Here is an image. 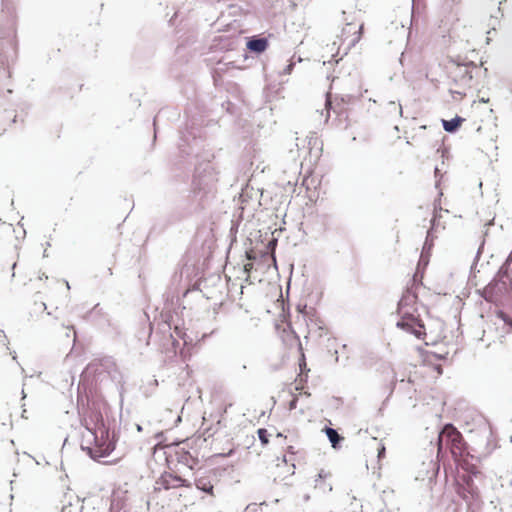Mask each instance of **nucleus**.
Masks as SVG:
<instances>
[{
    "mask_svg": "<svg viewBox=\"0 0 512 512\" xmlns=\"http://www.w3.org/2000/svg\"><path fill=\"white\" fill-rule=\"evenodd\" d=\"M417 296L410 290H407L398 302V314L401 316L396 326L413 334L418 339L425 335V327L423 322L416 318L407 307L416 302Z\"/></svg>",
    "mask_w": 512,
    "mask_h": 512,
    "instance_id": "nucleus-1",
    "label": "nucleus"
},
{
    "mask_svg": "<svg viewBox=\"0 0 512 512\" xmlns=\"http://www.w3.org/2000/svg\"><path fill=\"white\" fill-rule=\"evenodd\" d=\"M511 261L512 255L510 254L494 278L481 290L480 294L486 301L495 302L512 291V277L509 273Z\"/></svg>",
    "mask_w": 512,
    "mask_h": 512,
    "instance_id": "nucleus-2",
    "label": "nucleus"
},
{
    "mask_svg": "<svg viewBox=\"0 0 512 512\" xmlns=\"http://www.w3.org/2000/svg\"><path fill=\"white\" fill-rule=\"evenodd\" d=\"M439 450L443 447L449 448L454 456L461 455L464 451L465 443L461 433L452 425L446 424L438 435Z\"/></svg>",
    "mask_w": 512,
    "mask_h": 512,
    "instance_id": "nucleus-3",
    "label": "nucleus"
},
{
    "mask_svg": "<svg viewBox=\"0 0 512 512\" xmlns=\"http://www.w3.org/2000/svg\"><path fill=\"white\" fill-rule=\"evenodd\" d=\"M95 442L94 447L82 446V450L86 451L93 460L109 456L115 448V445L111 441H99L97 436H95Z\"/></svg>",
    "mask_w": 512,
    "mask_h": 512,
    "instance_id": "nucleus-4",
    "label": "nucleus"
},
{
    "mask_svg": "<svg viewBox=\"0 0 512 512\" xmlns=\"http://www.w3.org/2000/svg\"><path fill=\"white\" fill-rule=\"evenodd\" d=\"M156 484L158 485V489H175L179 487H191V483L177 475H172L170 473H165L161 475V477L156 481Z\"/></svg>",
    "mask_w": 512,
    "mask_h": 512,
    "instance_id": "nucleus-5",
    "label": "nucleus"
},
{
    "mask_svg": "<svg viewBox=\"0 0 512 512\" xmlns=\"http://www.w3.org/2000/svg\"><path fill=\"white\" fill-rule=\"evenodd\" d=\"M101 366L108 373L111 380L123 389L125 384L124 375L115 360L112 357H106L101 360Z\"/></svg>",
    "mask_w": 512,
    "mask_h": 512,
    "instance_id": "nucleus-6",
    "label": "nucleus"
},
{
    "mask_svg": "<svg viewBox=\"0 0 512 512\" xmlns=\"http://www.w3.org/2000/svg\"><path fill=\"white\" fill-rule=\"evenodd\" d=\"M17 45L14 39H1L0 41V64L5 65L16 55Z\"/></svg>",
    "mask_w": 512,
    "mask_h": 512,
    "instance_id": "nucleus-7",
    "label": "nucleus"
},
{
    "mask_svg": "<svg viewBox=\"0 0 512 512\" xmlns=\"http://www.w3.org/2000/svg\"><path fill=\"white\" fill-rule=\"evenodd\" d=\"M269 46V41L266 37L254 35L246 38V48L252 53L257 55L266 51Z\"/></svg>",
    "mask_w": 512,
    "mask_h": 512,
    "instance_id": "nucleus-8",
    "label": "nucleus"
},
{
    "mask_svg": "<svg viewBox=\"0 0 512 512\" xmlns=\"http://www.w3.org/2000/svg\"><path fill=\"white\" fill-rule=\"evenodd\" d=\"M465 121L464 118L456 115L454 118L450 120L442 119V125L446 132L455 133L461 126V124Z\"/></svg>",
    "mask_w": 512,
    "mask_h": 512,
    "instance_id": "nucleus-9",
    "label": "nucleus"
},
{
    "mask_svg": "<svg viewBox=\"0 0 512 512\" xmlns=\"http://www.w3.org/2000/svg\"><path fill=\"white\" fill-rule=\"evenodd\" d=\"M195 486L197 489L213 495V484L210 482V480L207 477H200L195 480Z\"/></svg>",
    "mask_w": 512,
    "mask_h": 512,
    "instance_id": "nucleus-10",
    "label": "nucleus"
},
{
    "mask_svg": "<svg viewBox=\"0 0 512 512\" xmlns=\"http://www.w3.org/2000/svg\"><path fill=\"white\" fill-rule=\"evenodd\" d=\"M325 433L333 448H337L344 439L334 428L325 427Z\"/></svg>",
    "mask_w": 512,
    "mask_h": 512,
    "instance_id": "nucleus-11",
    "label": "nucleus"
},
{
    "mask_svg": "<svg viewBox=\"0 0 512 512\" xmlns=\"http://www.w3.org/2000/svg\"><path fill=\"white\" fill-rule=\"evenodd\" d=\"M436 214L434 215V217L432 218L431 220V229L427 231V236H426V240L424 242V245H423V250H422V254L425 252V251H428L431 249L432 247V240H430V237L432 235V229L434 228L435 226V223H436Z\"/></svg>",
    "mask_w": 512,
    "mask_h": 512,
    "instance_id": "nucleus-12",
    "label": "nucleus"
},
{
    "mask_svg": "<svg viewBox=\"0 0 512 512\" xmlns=\"http://www.w3.org/2000/svg\"><path fill=\"white\" fill-rule=\"evenodd\" d=\"M329 476V473L328 472H325L324 470H321L318 475H317V478L315 479V487L316 488H321L323 491H331L332 490V486L331 485H324V486H321L319 484L320 480H323L325 478H327Z\"/></svg>",
    "mask_w": 512,
    "mask_h": 512,
    "instance_id": "nucleus-13",
    "label": "nucleus"
},
{
    "mask_svg": "<svg viewBox=\"0 0 512 512\" xmlns=\"http://www.w3.org/2000/svg\"><path fill=\"white\" fill-rule=\"evenodd\" d=\"M257 434H258V438H259V440L261 441L262 444H264V445L268 444V442H269V433H268L267 429L260 428V429H258Z\"/></svg>",
    "mask_w": 512,
    "mask_h": 512,
    "instance_id": "nucleus-14",
    "label": "nucleus"
},
{
    "mask_svg": "<svg viewBox=\"0 0 512 512\" xmlns=\"http://www.w3.org/2000/svg\"><path fill=\"white\" fill-rule=\"evenodd\" d=\"M497 317L512 329V318L503 311L497 312Z\"/></svg>",
    "mask_w": 512,
    "mask_h": 512,
    "instance_id": "nucleus-15",
    "label": "nucleus"
},
{
    "mask_svg": "<svg viewBox=\"0 0 512 512\" xmlns=\"http://www.w3.org/2000/svg\"><path fill=\"white\" fill-rule=\"evenodd\" d=\"M193 182L200 190H205L207 187V183L200 177V175H196Z\"/></svg>",
    "mask_w": 512,
    "mask_h": 512,
    "instance_id": "nucleus-16",
    "label": "nucleus"
},
{
    "mask_svg": "<svg viewBox=\"0 0 512 512\" xmlns=\"http://www.w3.org/2000/svg\"><path fill=\"white\" fill-rule=\"evenodd\" d=\"M481 250H482V246L479 247V249L477 250L474 262H473V264L471 266V274H475V272H476V264H477V262L479 260V257H480V254H481Z\"/></svg>",
    "mask_w": 512,
    "mask_h": 512,
    "instance_id": "nucleus-17",
    "label": "nucleus"
},
{
    "mask_svg": "<svg viewBox=\"0 0 512 512\" xmlns=\"http://www.w3.org/2000/svg\"><path fill=\"white\" fill-rule=\"evenodd\" d=\"M389 106L391 107V109H395V110L398 109L399 114L400 115L402 114V106H401V104H396V102L391 101V102H389Z\"/></svg>",
    "mask_w": 512,
    "mask_h": 512,
    "instance_id": "nucleus-18",
    "label": "nucleus"
},
{
    "mask_svg": "<svg viewBox=\"0 0 512 512\" xmlns=\"http://www.w3.org/2000/svg\"><path fill=\"white\" fill-rule=\"evenodd\" d=\"M294 63L293 62H290L284 69H283V74H290L294 68Z\"/></svg>",
    "mask_w": 512,
    "mask_h": 512,
    "instance_id": "nucleus-19",
    "label": "nucleus"
},
{
    "mask_svg": "<svg viewBox=\"0 0 512 512\" xmlns=\"http://www.w3.org/2000/svg\"><path fill=\"white\" fill-rule=\"evenodd\" d=\"M331 105H332V103H331L330 97H329V95L327 94V96H326V101H325V107H326V109L328 110V112H327V116H326V121H327V120H328V118H329V109L331 108Z\"/></svg>",
    "mask_w": 512,
    "mask_h": 512,
    "instance_id": "nucleus-20",
    "label": "nucleus"
},
{
    "mask_svg": "<svg viewBox=\"0 0 512 512\" xmlns=\"http://www.w3.org/2000/svg\"><path fill=\"white\" fill-rule=\"evenodd\" d=\"M298 403V397L295 396L290 402H289V410H294L297 407Z\"/></svg>",
    "mask_w": 512,
    "mask_h": 512,
    "instance_id": "nucleus-21",
    "label": "nucleus"
},
{
    "mask_svg": "<svg viewBox=\"0 0 512 512\" xmlns=\"http://www.w3.org/2000/svg\"><path fill=\"white\" fill-rule=\"evenodd\" d=\"M385 456V446L384 445H381L379 448H378V458H382Z\"/></svg>",
    "mask_w": 512,
    "mask_h": 512,
    "instance_id": "nucleus-22",
    "label": "nucleus"
},
{
    "mask_svg": "<svg viewBox=\"0 0 512 512\" xmlns=\"http://www.w3.org/2000/svg\"><path fill=\"white\" fill-rule=\"evenodd\" d=\"M136 428H137V431H139V432H140V431H142V427H141V425L137 424V425H136Z\"/></svg>",
    "mask_w": 512,
    "mask_h": 512,
    "instance_id": "nucleus-23",
    "label": "nucleus"
},
{
    "mask_svg": "<svg viewBox=\"0 0 512 512\" xmlns=\"http://www.w3.org/2000/svg\"><path fill=\"white\" fill-rule=\"evenodd\" d=\"M104 434L108 435V431H106V430L101 431V437H103Z\"/></svg>",
    "mask_w": 512,
    "mask_h": 512,
    "instance_id": "nucleus-24",
    "label": "nucleus"
},
{
    "mask_svg": "<svg viewBox=\"0 0 512 512\" xmlns=\"http://www.w3.org/2000/svg\"><path fill=\"white\" fill-rule=\"evenodd\" d=\"M466 74H467L468 78L471 80V79H472V75H471V73L466 72Z\"/></svg>",
    "mask_w": 512,
    "mask_h": 512,
    "instance_id": "nucleus-25",
    "label": "nucleus"
},
{
    "mask_svg": "<svg viewBox=\"0 0 512 512\" xmlns=\"http://www.w3.org/2000/svg\"><path fill=\"white\" fill-rule=\"evenodd\" d=\"M438 172H439L438 167H435V174L437 175V174H438Z\"/></svg>",
    "mask_w": 512,
    "mask_h": 512,
    "instance_id": "nucleus-26",
    "label": "nucleus"
},
{
    "mask_svg": "<svg viewBox=\"0 0 512 512\" xmlns=\"http://www.w3.org/2000/svg\"><path fill=\"white\" fill-rule=\"evenodd\" d=\"M0 336L5 338L6 336L3 334V331H0Z\"/></svg>",
    "mask_w": 512,
    "mask_h": 512,
    "instance_id": "nucleus-27",
    "label": "nucleus"
},
{
    "mask_svg": "<svg viewBox=\"0 0 512 512\" xmlns=\"http://www.w3.org/2000/svg\"><path fill=\"white\" fill-rule=\"evenodd\" d=\"M41 306L43 307V309H46V304L45 303H41Z\"/></svg>",
    "mask_w": 512,
    "mask_h": 512,
    "instance_id": "nucleus-28",
    "label": "nucleus"
},
{
    "mask_svg": "<svg viewBox=\"0 0 512 512\" xmlns=\"http://www.w3.org/2000/svg\"><path fill=\"white\" fill-rule=\"evenodd\" d=\"M22 397L25 398L26 397V394L24 392V390H22Z\"/></svg>",
    "mask_w": 512,
    "mask_h": 512,
    "instance_id": "nucleus-29",
    "label": "nucleus"
},
{
    "mask_svg": "<svg viewBox=\"0 0 512 512\" xmlns=\"http://www.w3.org/2000/svg\"><path fill=\"white\" fill-rule=\"evenodd\" d=\"M43 257H47L46 250H44Z\"/></svg>",
    "mask_w": 512,
    "mask_h": 512,
    "instance_id": "nucleus-30",
    "label": "nucleus"
},
{
    "mask_svg": "<svg viewBox=\"0 0 512 512\" xmlns=\"http://www.w3.org/2000/svg\"><path fill=\"white\" fill-rule=\"evenodd\" d=\"M66 286H67L68 289L70 288V285H69V283L67 281H66Z\"/></svg>",
    "mask_w": 512,
    "mask_h": 512,
    "instance_id": "nucleus-31",
    "label": "nucleus"
},
{
    "mask_svg": "<svg viewBox=\"0 0 512 512\" xmlns=\"http://www.w3.org/2000/svg\"><path fill=\"white\" fill-rule=\"evenodd\" d=\"M380 512H385V511H380ZM386 512H389V511H386Z\"/></svg>",
    "mask_w": 512,
    "mask_h": 512,
    "instance_id": "nucleus-32",
    "label": "nucleus"
}]
</instances>
